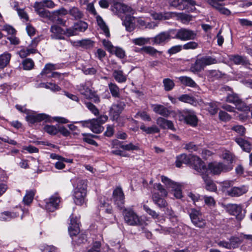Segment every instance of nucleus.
Segmentation results:
<instances>
[{
	"instance_id": "e2e57ef3",
	"label": "nucleus",
	"mask_w": 252,
	"mask_h": 252,
	"mask_svg": "<svg viewBox=\"0 0 252 252\" xmlns=\"http://www.w3.org/2000/svg\"><path fill=\"white\" fill-rule=\"evenodd\" d=\"M114 54L117 57L120 58H123L125 56V52L124 50H123L122 48L114 47L113 49V52L112 53Z\"/></svg>"
},
{
	"instance_id": "3c124183",
	"label": "nucleus",
	"mask_w": 252,
	"mask_h": 252,
	"mask_svg": "<svg viewBox=\"0 0 252 252\" xmlns=\"http://www.w3.org/2000/svg\"><path fill=\"white\" fill-rule=\"evenodd\" d=\"M189 214L191 222L195 220L196 218L199 217V216H202V213L200 210H196L195 209H190L189 211Z\"/></svg>"
},
{
	"instance_id": "ea45409f",
	"label": "nucleus",
	"mask_w": 252,
	"mask_h": 252,
	"mask_svg": "<svg viewBox=\"0 0 252 252\" xmlns=\"http://www.w3.org/2000/svg\"><path fill=\"white\" fill-rule=\"evenodd\" d=\"M180 81L184 85L195 88L197 86L196 83L190 77L187 76H181L179 77Z\"/></svg>"
},
{
	"instance_id": "052dcab7",
	"label": "nucleus",
	"mask_w": 252,
	"mask_h": 252,
	"mask_svg": "<svg viewBox=\"0 0 252 252\" xmlns=\"http://www.w3.org/2000/svg\"><path fill=\"white\" fill-rule=\"evenodd\" d=\"M240 100L238 95L235 94H229L226 97V101L236 104Z\"/></svg>"
},
{
	"instance_id": "13d9d810",
	"label": "nucleus",
	"mask_w": 252,
	"mask_h": 252,
	"mask_svg": "<svg viewBox=\"0 0 252 252\" xmlns=\"http://www.w3.org/2000/svg\"><path fill=\"white\" fill-rule=\"evenodd\" d=\"M142 51L144 52L151 55L154 56L156 55L157 53L161 54V52L158 51L154 47L152 46H146L142 48Z\"/></svg>"
},
{
	"instance_id": "09e8293b",
	"label": "nucleus",
	"mask_w": 252,
	"mask_h": 252,
	"mask_svg": "<svg viewBox=\"0 0 252 252\" xmlns=\"http://www.w3.org/2000/svg\"><path fill=\"white\" fill-rule=\"evenodd\" d=\"M221 157L224 160H225L227 161H228L227 164H230L231 165H232L234 158L233 155L229 151H225L222 154Z\"/></svg>"
},
{
	"instance_id": "bb28decb",
	"label": "nucleus",
	"mask_w": 252,
	"mask_h": 252,
	"mask_svg": "<svg viewBox=\"0 0 252 252\" xmlns=\"http://www.w3.org/2000/svg\"><path fill=\"white\" fill-rule=\"evenodd\" d=\"M56 69V67L55 64L52 63H47L40 73V74L44 79L46 78H52V74H53V73L55 72L53 71Z\"/></svg>"
},
{
	"instance_id": "774afa93",
	"label": "nucleus",
	"mask_w": 252,
	"mask_h": 252,
	"mask_svg": "<svg viewBox=\"0 0 252 252\" xmlns=\"http://www.w3.org/2000/svg\"><path fill=\"white\" fill-rule=\"evenodd\" d=\"M40 250L43 252H58L57 249L52 246H42Z\"/></svg>"
},
{
	"instance_id": "a19ab883",
	"label": "nucleus",
	"mask_w": 252,
	"mask_h": 252,
	"mask_svg": "<svg viewBox=\"0 0 252 252\" xmlns=\"http://www.w3.org/2000/svg\"><path fill=\"white\" fill-rule=\"evenodd\" d=\"M35 191L34 190H29L26 191V193L23 197V201L26 205H29L31 203L35 195Z\"/></svg>"
},
{
	"instance_id": "0e129e2a",
	"label": "nucleus",
	"mask_w": 252,
	"mask_h": 252,
	"mask_svg": "<svg viewBox=\"0 0 252 252\" xmlns=\"http://www.w3.org/2000/svg\"><path fill=\"white\" fill-rule=\"evenodd\" d=\"M207 109L212 115H214L218 111V105L216 102H210L207 105Z\"/></svg>"
},
{
	"instance_id": "69168bd1",
	"label": "nucleus",
	"mask_w": 252,
	"mask_h": 252,
	"mask_svg": "<svg viewBox=\"0 0 252 252\" xmlns=\"http://www.w3.org/2000/svg\"><path fill=\"white\" fill-rule=\"evenodd\" d=\"M198 47V44L195 41H190L183 45V48L185 50L195 49Z\"/></svg>"
},
{
	"instance_id": "37998d69",
	"label": "nucleus",
	"mask_w": 252,
	"mask_h": 252,
	"mask_svg": "<svg viewBox=\"0 0 252 252\" xmlns=\"http://www.w3.org/2000/svg\"><path fill=\"white\" fill-rule=\"evenodd\" d=\"M113 76L116 81L119 83H124L126 80V77L123 74L122 70H114L113 73Z\"/></svg>"
},
{
	"instance_id": "864d4df0",
	"label": "nucleus",
	"mask_w": 252,
	"mask_h": 252,
	"mask_svg": "<svg viewBox=\"0 0 252 252\" xmlns=\"http://www.w3.org/2000/svg\"><path fill=\"white\" fill-rule=\"evenodd\" d=\"M178 99L182 102L190 104L195 102L194 98L188 94H183L178 97Z\"/></svg>"
},
{
	"instance_id": "7c9ffc66",
	"label": "nucleus",
	"mask_w": 252,
	"mask_h": 252,
	"mask_svg": "<svg viewBox=\"0 0 252 252\" xmlns=\"http://www.w3.org/2000/svg\"><path fill=\"white\" fill-rule=\"evenodd\" d=\"M235 141L243 150L246 152L249 153L252 149V145L249 142L242 138H236Z\"/></svg>"
},
{
	"instance_id": "dca6fc26",
	"label": "nucleus",
	"mask_w": 252,
	"mask_h": 252,
	"mask_svg": "<svg viewBox=\"0 0 252 252\" xmlns=\"http://www.w3.org/2000/svg\"><path fill=\"white\" fill-rule=\"evenodd\" d=\"M171 35H173L171 30L167 32H161L153 38L154 43L163 45L169 41L171 37Z\"/></svg>"
},
{
	"instance_id": "49530a36",
	"label": "nucleus",
	"mask_w": 252,
	"mask_h": 252,
	"mask_svg": "<svg viewBox=\"0 0 252 252\" xmlns=\"http://www.w3.org/2000/svg\"><path fill=\"white\" fill-rule=\"evenodd\" d=\"M163 84L164 89L167 92L172 90L175 86L174 81L169 78L164 79L163 80Z\"/></svg>"
},
{
	"instance_id": "a211bd4d",
	"label": "nucleus",
	"mask_w": 252,
	"mask_h": 252,
	"mask_svg": "<svg viewBox=\"0 0 252 252\" xmlns=\"http://www.w3.org/2000/svg\"><path fill=\"white\" fill-rule=\"evenodd\" d=\"M48 116L43 113L36 114L34 112L28 113L26 117L27 121L31 124H33L42 121H47Z\"/></svg>"
},
{
	"instance_id": "39448f33",
	"label": "nucleus",
	"mask_w": 252,
	"mask_h": 252,
	"mask_svg": "<svg viewBox=\"0 0 252 252\" xmlns=\"http://www.w3.org/2000/svg\"><path fill=\"white\" fill-rule=\"evenodd\" d=\"M207 173L209 172L213 175H219L221 172H227L233 169L232 165L224 164L222 162H211L207 167Z\"/></svg>"
},
{
	"instance_id": "c03bdc74",
	"label": "nucleus",
	"mask_w": 252,
	"mask_h": 252,
	"mask_svg": "<svg viewBox=\"0 0 252 252\" xmlns=\"http://www.w3.org/2000/svg\"><path fill=\"white\" fill-rule=\"evenodd\" d=\"M153 199L155 204L159 207H165L167 206L166 201L163 198L159 197L156 193L153 195Z\"/></svg>"
},
{
	"instance_id": "f03ea898",
	"label": "nucleus",
	"mask_w": 252,
	"mask_h": 252,
	"mask_svg": "<svg viewBox=\"0 0 252 252\" xmlns=\"http://www.w3.org/2000/svg\"><path fill=\"white\" fill-rule=\"evenodd\" d=\"M123 215L124 220L128 225L142 226L146 224L142 217L130 208H125L123 211Z\"/></svg>"
},
{
	"instance_id": "e433bc0d",
	"label": "nucleus",
	"mask_w": 252,
	"mask_h": 252,
	"mask_svg": "<svg viewBox=\"0 0 252 252\" xmlns=\"http://www.w3.org/2000/svg\"><path fill=\"white\" fill-rule=\"evenodd\" d=\"M68 13L75 20L82 19L84 16L83 12L76 7H72L70 8Z\"/></svg>"
},
{
	"instance_id": "6e6d98bb",
	"label": "nucleus",
	"mask_w": 252,
	"mask_h": 252,
	"mask_svg": "<svg viewBox=\"0 0 252 252\" xmlns=\"http://www.w3.org/2000/svg\"><path fill=\"white\" fill-rule=\"evenodd\" d=\"M44 130L49 134L56 135L59 132L58 128L56 126L46 125L44 127Z\"/></svg>"
},
{
	"instance_id": "2f4dec72",
	"label": "nucleus",
	"mask_w": 252,
	"mask_h": 252,
	"mask_svg": "<svg viewBox=\"0 0 252 252\" xmlns=\"http://www.w3.org/2000/svg\"><path fill=\"white\" fill-rule=\"evenodd\" d=\"M77 46L81 47L85 49H90L94 47V42L90 39H84L77 40L74 42Z\"/></svg>"
},
{
	"instance_id": "5701e85b",
	"label": "nucleus",
	"mask_w": 252,
	"mask_h": 252,
	"mask_svg": "<svg viewBox=\"0 0 252 252\" xmlns=\"http://www.w3.org/2000/svg\"><path fill=\"white\" fill-rule=\"evenodd\" d=\"M248 190V188L244 185L234 187L227 191V195L231 197H238L246 193Z\"/></svg>"
},
{
	"instance_id": "c9c22d12",
	"label": "nucleus",
	"mask_w": 252,
	"mask_h": 252,
	"mask_svg": "<svg viewBox=\"0 0 252 252\" xmlns=\"http://www.w3.org/2000/svg\"><path fill=\"white\" fill-rule=\"evenodd\" d=\"M18 215V213L16 212L4 211L0 214V220L2 221H9Z\"/></svg>"
},
{
	"instance_id": "f257e3e1",
	"label": "nucleus",
	"mask_w": 252,
	"mask_h": 252,
	"mask_svg": "<svg viewBox=\"0 0 252 252\" xmlns=\"http://www.w3.org/2000/svg\"><path fill=\"white\" fill-rule=\"evenodd\" d=\"M153 18L156 20H165L172 17H176L177 20L180 21L185 24H188L192 20V16L184 13L165 12L155 13L152 15Z\"/></svg>"
},
{
	"instance_id": "9d476101",
	"label": "nucleus",
	"mask_w": 252,
	"mask_h": 252,
	"mask_svg": "<svg viewBox=\"0 0 252 252\" xmlns=\"http://www.w3.org/2000/svg\"><path fill=\"white\" fill-rule=\"evenodd\" d=\"M161 180L167 188H171L174 191V195L176 198H181L182 197V186L179 183L175 182L164 176L161 177Z\"/></svg>"
},
{
	"instance_id": "b1692460",
	"label": "nucleus",
	"mask_w": 252,
	"mask_h": 252,
	"mask_svg": "<svg viewBox=\"0 0 252 252\" xmlns=\"http://www.w3.org/2000/svg\"><path fill=\"white\" fill-rule=\"evenodd\" d=\"M157 124L162 129H170L175 131L173 122L162 117H158L157 119Z\"/></svg>"
},
{
	"instance_id": "5fc2aeb1",
	"label": "nucleus",
	"mask_w": 252,
	"mask_h": 252,
	"mask_svg": "<svg viewBox=\"0 0 252 252\" xmlns=\"http://www.w3.org/2000/svg\"><path fill=\"white\" fill-rule=\"evenodd\" d=\"M85 104L87 108L95 116H98L99 114V110L93 103L90 102H86Z\"/></svg>"
},
{
	"instance_id": "2eb2a0df",
	"label": "nucleus",
	"mask_w": 252,
	"mask_h": 252,
	"mask_svg": "<svg viewBox=\"0 0 252 252\" xmlns=\"http://www.w3.org/2000/svg\"><path fill=\"white\" fill-rule=\"evenodd\" d=\"M182 116L186 124L192 126L197 125L198 118L194 111L190 110H184Z\"/></svg>"
},
{
	"instance_id": "c756f323",
	"label": "nucleus",
	"mask_w": 252,
	"mask_h": 252,
	"mask_svg": "<svg viewBox=\"0 0 252 252\" xmlns=\"http://www.w3.org/2000/svg\"><path fill=\"white\" fill-rule=\"evenodd\" d=\"M243 239L252 241V235H243V236H241L240 237H232L230 239V244H232L231 248H235L237 247L238 245L242 242Z\"/></svg>"
},
{
	"instance_id": "473e14b6",
	"label": "nucleus",
	"mask_w": 252,
	"mask_h": 252,
	"mask_svg": "<svg viewBox=\"0 0 252 252\" xmlns=\"http://www.w3.org/2000/svg\"><path fill=\"white\" fill-rule=\"evenodd\" d=\"M68 231L70 236L72 238L79 234L80 231L79 225L74 220H71L70 225L68 227Z\"/></svg>"
},
{
	"instance_id": "72a5a7b5",
	"label": "nucleus",
	"mask_w": 252,
	"mask_h": 252,
	"mask_svg": "<svg viewBox=\"0 0 252 252\" xmlns=\"http://www.w3.org/2000/svg\"><path fill=\"white\" fill-rule=\"evenodd\" d=\"M131 15H126L125 18L123 20V24L126 27V30L129 32L133 31L134 28V17Z\"/></svg>"
},
{
	"instance_id": "f8f14e48",
	"label": "nucleus",
	"mask_w": 252,
	"mask_h": 252,
	"mask_svg": "<svg viewBox=\"0 0 252 252\" xmlns=\"http://www.w3.org/2000/svg\"><path fill=\"white\" fill-rule=\"evenodd\" d=\"M112 10L119 16H121L122 14L126 15H133L134 10L129 6L119 2H116L115 0L113 3Z\"/></svg>"
},
{
	"instance_id": "a18cd8bd",
	"label": "nucleus",
	"mask_w": 252,
	"mask_h": 252,
	"mask_svg": "<svg viewBox=\"0 0 252 252\" xmlns=\"http://www.w3.org/2000/svg\"><path fill=\"white\" fill-rule=\"evenodd\" d=\"M140 129L148 134L158 133L159 129L156 126H153L151 127H146L144 125L140 126Z\"/></svg>"
},
{
	"instance_id": "6ab92c4d",
	"label": "nucleus",
	"mask_w": 252,
	"mask_h": 252,
	"mask_svg": "<svg viewBox=\"0 0 252 252\" xmlns=\"http://www.w3.org/2000/svg\"><path fill=\"white\" fill-rule=\"evenodd\" d=\"M114 201L116 204L122 208L125 202V195L122 189L121 188H117L113 192Z\"/></svg>"
},
{
	"instance_id": "ddd939ff",
	"label": "nucleus",
	"mask_w": 252,
	"mask_h": 252,
	"mask_svg": "<svg viewBox=\"0 0 252 252\" xmlns=\"http://www.w3.org/2000/svg\"><path fill=\"white\" fill-rule=\"evenodd\" d=\"M225 208L230 215L235 216L238 220H242L245 217V211L240 205L230 204L227 205Z\"/></svg>"
},
{
	"instance_id": "a878e982",
	"label": "nucleus",
	"mask_w": 252,
	"mask_h": 252,
	"mask_svg": "<svg viewBox=\"0 0 252 252\" xmlns=\"http://www.w3.org/2000/svg\"><path fill=\"white\" fill-rule=\"evenodd\" d=\"M91 87V85L90 82H85L78 86V90L81 94L87 98L90 97L91 94L94 92Z\"/></svg>"
},
{
	"instance_id": "4d7b16f0",
	"label": "nucleus",
	"mask_w": 252,
	"mask_h": 252,
	"mask_svg": "<svg viewBox=\"0 0 252 252\" xmlns=\"http://www.w3.org/2000/svg\"><path fill=\"white\" fill-rule=\"evenodd\" d=\"M109 89L113 96L118 97L119 95V88L115 84L110 83Z\"/></svg>"
},
{
	"instance_id": "423d86ee",
	"label": "nucleus",
	"mask_w": 252,
	"mask_h": 252,
	"mask_svg": "<svg viewBox=\"0 0 252 252\" xmlns=\"http://www.w3.org/2000/svg\"><path fill=\"white\" fill-rule=\"evenodd\" d=\"M55 6L52 0H43L41 1H36L33 5L35 11L42 17H48L50 15L48 11L44 9L45 7L52 8Z\"/></svg>"
},
{
	"instance_id": "58836bf2",
	"label": "nucleus",
	"mask_w": 252,
	"mask_h": 252,
	"mask_svg": "<svg viewBox=\"0 0 252 252\" xmlns=\"http://www.w3.org/2000/svg\"><path fill=\"white\" fill-rule=\"evenodd\" d=\"M11 56L8 53H4L0 55V68H3L9 63Z\"/></svg>"
},
{
	"instance_id": "0eeeda50",
	"label": "nucleus",
	"mask_w": 252,
	"mask_h": 252,
	"mask_svg": "<svg viewBox=\"0 0 252 252\" xmlns=\"http://www.w3.org/2000/svg\"><path fill=\"white\" fill-rule=\"evenodd\" d=\"M217 61L215 59L210 57H205L196 60L194 63L192 64L190 70L193 73L200 72L207 66L216 63Z\"/></svg>"
},
{
	"instance_id": "4468645a",
	"label": "nucleus",
	"mask_w": 252,
	"mask_h": 252,
	"mask_svg": "<svg viewBox=\"0 0 252 252\" xmlns=\"http://www.w3.org/2000/svg\"><path fill=\"white\" fill-rule=\"evenodd\" d=\"M88 24L80 21L75 23L74 25L68 29V37L76 35L78 32H84L88 28Z\"/></svg>"
},
{
	"instance_id": "9b49d317",
	"label": "nucleus",
	"mask_w": 252,
	"mask_h": 252,
	"mask_svg": "<svg viewBox=\"0 0 252 252\" xmlns=\"http://www.w3.org/2000/svg\"><path fill=\"white\" fill-rule=\"evenodd\" d=\"M108 120L106 115H101L97 119H92L90 125V129L94 133H99L103 130L102 124L105 123Z\"/></svg>"
},
{
	"instance_id": "aec40b11",
	"label": "nucleus",
	"mask_w": 252,
	"mask_h": 252,
	"mask_svg": "<svg viewBox=\"0 0 252 252\" xmlns=\"http://www.w3.org/2000/svg\"><path fill=\"white\" fill-rule=\"evenodd\" d=\"M60 202V198L57 194L51 196L46 200V210L50 212L54 211L58 208Z\"/></svg>"
},
{
	"instance_id": "79ce46f5",
	"label": "nucleus",
	"mask_w": 252,
	"mask_h": 252,
	"mask_svg": "<svg viewBox=\"0 0 252 252\" xmlns=\"http://www.w3.org/2000/svg\"><path fill=\"white\" fill-rule=\"evenodd\" d=\"M189 161V156L186 154H182L177 157L176 165L177 167H180L183 163H188Z\"/></svg>"
},
{
	"instance_id": "c85d7f7f",
	"label": "nucleus",
	"mask_w": 252,
	"mask_h": 252,
	"mask_svg": "<svg viewBox=\"0 0 252 252\" xmlns=\"http://www.w3.org/2000/svg\"><path fill=\"white\" fill-rule=\"evenodd\" d=\"M153 111L163 117H167L170 114V111L165 107L160 104L153 105Z\"/></svg>"
},
{
	"instance_id": "de8ad7c7",
	"label": "nucleus",
	"mask_w": 252,
	"mask_h": 252,
	"mask_svg": "<svg viewBox=\"0 0 252 252\" xmlns=\"http://www.w3.org/2000/svg\"><path fill=\"white\" fill-rule=\"evenodd\" d=\"M233 185V181L232 180H226L220 183L221 190L225 192L226 194L227 195V191Z\"/></svg>"
},
{
	"instance_id": "f704fd0d",
	"label": "nucleus",
	"mask_w": 252,
	"mask_h": 252,
	"mask_svg": "<svg viewBox=\"0 0 252 252\" xmlns=\"http://www.w3.org/2000/svg\"><path fill=\"white\" fill-rule=\"evenodd\" d=\"M96 22L97 25L103 31V33L106 35V36L107 37H110V34L109 28L100 16H97L96 17Z\"/></svg>"
},
{
	"instance_id": "7ed1b4c3",
	"label": "nucleus",
	"mask_w": 252,
	"mask_h": 252,
	"mask_svg": "<svg viewBox=\"0 0 252 252\" xmlns=\"http://www.w3.org/2000/svg\"><path fill=\"white\" fill-rule=\"evenodd\" d=\"M86 189V182L82 180H78L74 192V201L76 205H81L85 202Z\"/></svg>"
},
{
	"instance_id": "cd10ccee",
	"label": "nucleus",
	"mask_w": 252,
	"mask_h": 252,
	"mask_svg": "<svg viewBox=\"0 0 252 252\" xmlns=\"http://www.w3.org/2000/svg\"><path fill=\"white\" fill-rule=\"evenodd\" d=\"M229 60L237 65H246L250 64L249 61L246 58L238 55H232L229 56Z\"/></svg>"
},
{
	"instance_id": "393cba45",
	"label": "nucleus",
	"mask_w": 252,
	"mask_h": 252,
	"mask_svg": "<svg viewBox=\"0 0 252 252\" xmlns=\"http://www.w3.org/2000/svg\"><path fill=\"white\" fill-rule=\"evenodd\" d=\"M236 108L241 111H243L246 113L245 115H240L239 119L244 120L248 117V113L250 111V106L246 105L245 103L242 101L241 99L235 105Z\"/></svg>"
},
{
	"instance_id": "412c9836",
	"label": "nucleus",
	"mask_w": 252,
	"mask_h": 252,
	"mask_svg": "<svg viewBox=\"0 0 252 252\" xmlns=\"http://www.w3.org/2000/svg\"><path fill=\"white\" fill-rule=\"evenodd\" d=\"M125 104L123 102H119L112 105L110 109V115L113 121H118L120 114L124 109Z\"/></svg>"
},
{
	"instance_id": "4be33fe9",
	"label": "nucleus",
	"mask_w": 252,
	"mask_h": 252,
	"mask_svg": "<svg viewBox=\"0 0 252 252\" xmlns=\"http://www.w3.org/2000/svg\"><path fill=\"white\" fill-rule=\"evenodd\" d=\"M39 41V39L35 38L32 40L31 46L32 48L27 49H22L19 51L18 54L22 58H24L29 55L30 54H33L36 52V50L35 47Z\"/></svg>"
},
{
	"instance_id": "bf43d9fd",
	"label": "nucleus",
	"mask_w": 252,
	"mask_h": 252,
	"mask_svg": "<svg viewBox=\"0 0 252 252\" xmlns=\"http://www.w3.org/2000/svg\"><path fill=\"white\" fill-rule=\"evenodd\" d=\"M23 68L25 70H30L32 69L34 66L33 61L30 59H26L24 60L23 63Z\"/></svg>"
},
{
	"instance_id": "680f3d73",
	"label": "nucleus",
	"mask_w": 252,
	"mask_h": 252,
	"mask_svg": "<svg viewBox=\"0 0 252 252\" xmlns=\"http://www.w3.org/2000/svg\"><path fill=\"white\" fill-rule=\"evenodd\" d=\"M192 222L195 226L199 228L204 227L206 224L205 220L202 218L201 216L196 218Z\"/></svg>"
},
{
	"instance_id": "20e7f679",
	"label": "nucleus",
	"mask_w": 252,
	"mask_h": 252,
	"mask_svg": "<svg viewBox=\"0 0 252 252\" xmlns=\"http://www.w3.org/2000/svg\"><path fill=\"white\" fill-rule=\"evenodd\" d=\"M173 32L172 38L177 39L181 41H188L194 40L197 36L195 32L187 28H181L178 30H171Z\"/></svg>"
},
{
	"instance_id": "603ef678",
	"label": "nucleus",
	"mask_w": 252,
	"mask_h": 252,
	"mask_svg": "<svg viewBox=\"0 0 252 252\" xmlns=\"http://www.w3.org/2000/svg\"><path fill=\"white\" fill-rule=\"evenodd\" d=\"M150 38L144 37H139L132 40V42L135 45L142 46L149 42Z\"/></svg>"
},
{
	"instance_id": "4c0bfd02",
	"label": "nucleus",
	"mask_w": 252,
	"mask_h": 252,
	"mask_svg": "<svg viewBox=\"0 0 252 252\" xmlns=\"http://www.w3.org/2000/svg\"><path fill=\"white\" fill-rule=\"evenodd\" d=\"M202 175V178L203 179L205 183V188L207 190L210 191H215L217 190V187L215 184L210 180L207 176L204 175Z\"/></svg>"
},
{
	"instance_id": "6e6552de",
	"label": "nucleus",
	"mask_w": 252,
	"mask_h": 252,
	"mask_svg": "<svg viewBox=\"0 0 252 252\" xmlns=\"http://www.w3.org/2000/svg\"><path fill=\"white\" fill-rule=\"evenodd\" d=\"M68 29H63L57 24L52 25L50 29L51 38L57 40H64L65 36L68 37Z\"/></svg>"
},
{
	"instance_id": "f3484780",
	"label": "nucleus",
	"mask_w": 252,
	"mask_h": 252,
	"mask_svg": "<svg viewBox=\"0 0 252 252\" xmlns=\"http://www.w3.org/2000/svg\"><path fill=\"white\" fill-rule=\"evenodd\" d=\"M170 4L180 10L188 8V5L194 6L196 2L193 0H170Z\"/></svg>"
},
{
	"instance_id": "1a4fd4ad",
	"label": "nucleus",
	"mask_w": 252,
	"mask_h": 252,
	"mask_svg": "<svg viewBox=\"0 0 252 252\" xmlns=\"http://www.w3.org/2000/svg\"><path fill=\"white\" fill-rule=\"evenodd\" d=\"M193 168L201 175L206 174L207 169L205 163L200 158L195 155H189V161Z\"/></svg>"
},
{
	"instance_id": "338daca9",
	"label": "nucleus",
	"mask_w": 252,
	"mask_h": 252,
	"mask_svg": "<svg viewBox=\"0 0 252 252\" xmlns=\"http://www.w3.org/2000/svg\"><path fill=\"white\" fill-rule=\"evenodd\" d=\"M88 252H101V244L99 242H95Z\"/></svg>"
},
{
	"instance_id": "8fccbe9b",
	"label": "nucleus",
	"mask_w": 252,
	"mask_h": 252,
	"mask_svg": "<svg viewBox=\"0 0 252 252\" xmlns=\"http://www.w3.org/2000/svg\"><path fill=\"white\" fill-rule=\"evenodd\" d=\"M84 136V137L83 138V141H85L87 143L94 145L95 146H97V143L92 139L93 137H96V136L93 135V134H87L86 133L82 134Z\"/></svg>"
}]
</instances>
